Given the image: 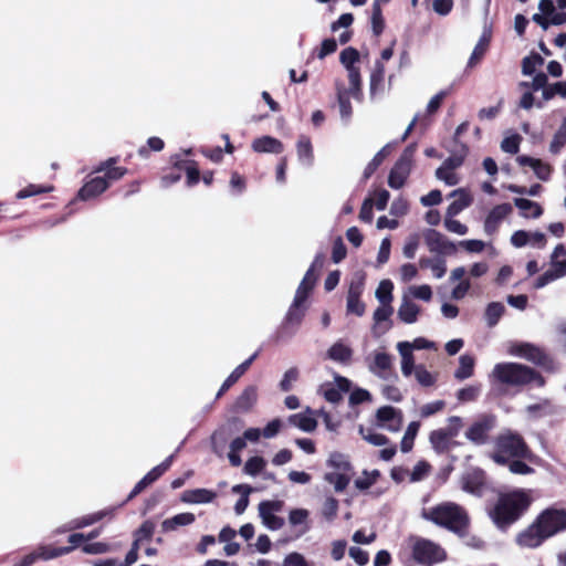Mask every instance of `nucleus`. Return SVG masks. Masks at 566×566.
Segmentation results:
<instances>
[{
    "instance_id": "obj_1",
    "label": "nucleus",
    "mask_w": 566,
    "mask_h": 566,
    "mask_svg": "<svg viewBox=\"0 0 566 566\" xmlns=\"http://www.w3.org/2000/svg\"><path fill=\"white\" fill-rule=\"evenodd\" d=\"M564 531H566V510L548 507L516 535L515 542L520 547L537 548L546 539Z\"/></svg>"
},
{
    "instance_id": "obj_2",
    "label": "nucleus",
    "mask_w": 566,
    "mask_h": 566,
    "mask_svg": "<svg viewBox=\"0 0 566 566\" xmlns=\"http://www.w3.org/2000/svg\"><path fill=\"white\" fill-rule=\"evenodd\" d=\"M421 516L454 533L459 537H464L469 533L471 520L468 511L460 504L451 501L439 503L430 509H423Z\"/></svg>"
},
{
    "instance_id": "obj_3",
    "label": "nucleus",
    "mask_w": 566,
    "mask_h": 566,
    "mask_svg": "<svg viewBox=\"0 0 566 566\" xmlns=\"http://www.w3.org/2000/svg\"><path fill=\"white\" fill-rule=\"evenodd\" d=\"M531 503V497L524 491L500 494L489 516L499 530L506 531L526 513Z\"/></svg>"
},
{
    "instance_id": "obj_4",
    "label": "nucleus",
    "mask_w": 566,
    "mask_h": 566,
    "mask_svg": "<svg viewBox=\"0 0 566 566\" xmlns=\"http://www.w3.org/2000/svg\"><path fill=\"white\" fill-rule=\"evenodd\" d=\"M492 375L500 384L512 387L534 385L543 388L546 385V379L539 371L520 363H499Z\"/></svg>"
},
{
    "instance_id": "obj_5",
    "label": "nucleus",
    "mask_w": 566,
    "mask_h": 566,
    "mask_svg": "<svg viewBox=\"0 0 566 566\" xmlns=\"http://www.w3.org/2000/svg\"><path fill=\"white\" fill-rule=\"evenodd\" d=\"M532 451L518 432L505 430L494 441L492 460L501 465L509 463L511 459H530Z\"/></svg>"
},
{
    "instance_id": "obj_6",
    "label": "nucleus",
    "mask_w": 566,
    "mask_h": 566,
    "mask_svg": "<svg viewBox=\"0 0 566 566\" xmlns=\"http://www.w3.org/2000/svg\"><path fill=\"white\" fill-rule=\"evenodd\" d=\"M171 168L160 177V184L164 188L170 187L181 179V172L186 175V186L192 188L200 181V167L193 159L182 158L181 155L170 156Z\"/></svg>"
},
{
    "instance_id": "obj_7",
    "label": "nucleus",
    "mask_w": 566,
    "mask_h": 566,
    "mask_svg": "<svg viewBox=\"0 0 566 566\" xmlns=\"http://www.w3.org/2000/svg\"><path fill=\"white\" fill-rule=\"evenodd\" d=\"M412 559L421 566H433L447 559V552L439 544L420 536H410Z\"/></svg>"
},
{
    "instance_id": "obj_8",
    "label": "nucleus",
    "mask_w": 566,
    "mask_h": 566,
    "mask_svg": "<svg viewBox=\"0 0 566 566\" xmlns=\"http://www.w3.org/2000/svg\"><path fill=\"white\" fill-rule=\"evenodd\" d=\"M497 426V417L485 412L479 415L464 432L465 438L475 446H484L490 441L491 432Z\"/></svg>"
},
{
    "instance_id": "obj_9",
    "label": "nucleus",
    "mask_w": 566,
    "mask_h": 566,
    "mask_svg": "<svg viewBox=\"0 0 566 566\" xmlns=\"http://www.w3.org/2000/svg\"><path fill=\"white\" fill-rule=\"evenodd\" d=\"M511 354L523 357L534 365L541 367L544 371L553 374L557 366L554 358L543 348L530 343H521L512 347Z\"/></svg>"
},
{
    "instance_id": "obj_10",
    "label": "nucleus",
    "mask_w": 566,
    "mask_h": 566,
    "mask_svg": "<svg viewBox=\"0 0 566 566\" xmlns=\"http://www.w3.org/2000/svg\"><path fill=\"white\" fill-rule=\"evenodd\" d=\"M284 507L282 500L262 501L259 504V515L262 523L272 531H277L284 526V518L275 515V512H281Z\"/></svg>"
},
{
    "instance_id": "obj_11",
    "label": "nucleus",
    "mask_w": 566,
    "mask_h": 566,
    "mask_svg": "<svg viewBox=\"0 0 566 566\" xmlns=\"http://www.w3.org/2000/svg\"><path fill=\"white\" fill-rule=\"evenodd\" d=\"M118 160V157H109L101 161L93 170V174H97L106 182L107 189L129 171L126 167L117 166Z\"/></svg>"
},
{
    "instance_id": "obj_12",
    "label": "nucleus",
    "mask_w": 566,
    "mask_h": 566,
    "mask_svg": "<svg viewBox=\"0 0 566 566\" xmlns=\"http://www.w3.org/2000/svg\"><path fill=\"white\" fill-rule=\"evenodd\" d=\"M424 242L431 252L451 255L457 252L455 244L446 235L434 229H428L424 233Z\"/></svg>"
},
{
    "instance_id": "obj_13",
    "label": "nucleus",
    "mask_w": 566,
    "mask_h": 566,
    "mask_svg": "<svg viewBox=\"0 0 566 566\" xmlns=\"http://www.w3.org/2000/svg\"><path fill=\"white\" fill-rule=\"evenodd\" d=\"M364 292V279L352 281L347 292V313L363 316L365 313V303L360 300Z\"/></svg>"
},
{
    "instance_id": "obj_14",
    "label": "nucleus",
    "mask_w": 566,
    "mask_h": 566,
    "mask_svg": "<svg viewBox=\"0 0 566 566\" xmlns=\"http://www.w3.org/2000/svg\"><path fill=\"white\" fill-rule=\"evenodd\" d=\"M107 190V185L102 178L97 176V174H90L86 177V181L77 191V198L80 200H91L94 199Z\"/></svg>"
},
{
    "instance_id": "obj_15",
    "label": "nucleus",
    "mask_w": 566,
    "mask_h": 566,
    "mask_svg": "<svg viewBox=\"0 0 566 566\" xmlns=\"http://www.w3.org/2000/svg\"><path fill=\"white\" fill-rule=\"evenodd\" d=\"M512 206L510 203H501L495 206L486 216L484 221V231L492 235L494 234L500 223L512 212Z\"/></svg>"
},
{
    "instance_id": "obj_16",
    "label": "nucleus",
    "mask_w": 566,
    "mask_h": 566,
    "mask_svg": "<svg viewBox=\"0 0 566 566\" xmlns=\"http://www.w3.org/2000/svg\"><path fill=\"white\" fill-rule=\"evenodd\" d=\"M429 441L438 454L447 453L457 444L452 438L441 428L430 432Z\"/></svg>"
},
{
    "instance_id": "obj_17",
    "label": "nucleus",
    "mask_w": 566,
    "mask_h": 566,
    "mask_svg": "<svg viewBox=\"0 0 566 566\" xmlns=\"http://www.w3.org/2000/svg\"><path fill=\"white\" fill-rule=\"evenodd\" d=\"M251 147L255 153L281 154L284 150L283 143L272 136H262L255 138L252 142Z\"/></svg>"
},
{
    "instance_id": "obj_18",
    "label": "nucleus",
    "mask_w": 566,
    "mask_h": 566,
    "mask_svg": "<svg viewBox=\"0 0 566 566\" xmlns=\"http://www.w3.org/2000/svg\"><path fill=\"white\" fill-rule=\"evenodd\" d=\"M411 166L397 160L388 176V185L392 189H400L409 177Z\"/></svg>"
},
{
    "instance_id": "obj_19",
    "label": "nucleus",
    "mask_w": 566,
    "mask_h": 566,
    "mask_svg": "<svg viewBox=\"0 0 566 566\" xmlns=\"http://www.w3.org/2000/svg\"><path fill=\"white\" fill-rule=\"evenodd\" d=\"M485 485L482 471H473L464 474L461 480L462 490L471 494H481Z\"/></svg>"
},
{
    "instance_id": "obj_20",
    "label": "nucleus",
    "mask_w": 566,
    "mask_h": 566,
    "mask_svg": "<svg viewBox=\"0 0 566 566\" xmlns=\"http://www.w3.org/2000/svg\"><path fill=\"white\" fill-rule=\"evenodd\" d=\"M258 399L256 387L251 385L244 388L241 395L235 399L233 403V410L235 412H248L254 406Z\"/></svg>"
},
{
    "instance_id": "obj_21",
    "label": "nucleus",
    "mask_w": 566,
    "mask_h": 566,
    "mask_svg": "<svg viewBox=\"0 0 566 566\" xmlns=\"http://www.w3.org/2000/svg\"><path fill=\"white\" fill-rule=\"evenodd\" d=\"M379 423H389L388 429L396 431L401 423V412L391 406H384L376 413Z\"/></svg>"
},
{
    "instance_id": "obj_22",
    "label": "nucleus",
    "mask_w": 566,
    "mask_h": 566,
    "mask_svg": "<svg viewBox=\"0 0 566 566\" xmlns=\"http://www.w3.org/2000/svg\"><path fill=\"white\" fill-rule=\"evenodd\" d=\"M452 197H457L447 208V217H454L463 209L471 206L473 199L464 189H457L451 192Z\"/></svg>"
},
{
    "instance_id": "obj_23",
    "label": "nucleus",
    "mask_w": 566,
    "mask_h": 566,
    "mask_svg": "<svg viewBox=\"0 0 566 566\" xmlns=\"http://www.w3.org/2000/svg\"><path fill=\"white\" fill-rule=\"evenodd\" d=\"M217 497V493L214 491L208 489H193L186 490L181 494V501L185 503H210Z\"/></svg>"
},
{
    "instance_id": "obj_24",
    "label": "nucleus",
    "mask_w": 566,
    "mask_h": 566,
    "mask_svg": "<svg viewBox=\"0 0 566 566\" xmlns=\"http://www.w3.org/2000/svg\"><path fill=\"white\" fill-rule=\"evenodd\" d=\"M525 410L530 417L535 419L552 416L556 412L555 405L549 398H543L536 403L528 405Z\"/></svg>"
},
{
    "instance_id": "obj_25",
    "label": "nucleus",
    "mask_w": 566,
    "mask_h": 566,
    "mask_svg": "<svg viewBox=\"0 0 566 566\" xmlns=\"http://www.w3.org/2000/svg\"><path fill=\"white\" fill-rule=\"evenodd\" d=\"M392 369L391 355L382 352L376 353L373 363L369 365V370L378 377L386 378V373Z\"/></svg>"
},
{
    "instance_id": "obj_26",
    "label": "nucleus",
    "mask_w": 566,
    "mask_h": 566,
    "mask_svg": "<svg viewBox=\"0 0 566 566\" xmlns=\"http://www.w3.org/2000/svg\"><path fill=\"white\" fill-rule=\"evenodd\" d=\"M326 356L334 361L347 365L352 360L353 349L343 342H336L329 347Z\"/></svg>"
},
{
    "instance_id": "obj_27",
    "label": "nucleus",
    "mask_w": 566,
    "mask_h": 566,
    "mask_svg": "<svg viewBox=\"0 0 566 566\" xmlns=\"http://www.w3.org/2000/svg\"><path fill=\"white\" fill-rule=\"evenodd\" d=\"M317 279H318V274L317 273H313V269H308L303 277V280L301 281L297 290H296V293H295V298H297V302L300 300L302 301H307L311 292L314 290L315 285H316V282H317Z\"/></svg>"
},
{
    "instance_id": "obj_28",
    "label": "nucleus",
    "mask_w": 566,
    "mask_h": 566,
    "mask_svg": "<svg viewBox=\"0 0 566 566\" xmlns=\"http://www.w3.org/2000/svg\"><path fill=\"white\" fill-rule=\"evenodd\" d=\"M296 153L298 160L306 165L311 166L314 161V150L311 138L306 135H301L296 143Z\"/></svg>"
},
{
    "instance_id": "obj_29",
    "label": "nucleus",
    "mask_w": 566,
    "mask_h": 566,
    "mask_svg": "<svg viewBox=\"0 0 566 566\" xmlns=\"http://www.w3.org/2000/svg\"><path fill=\"white\" fill-rule=\"evenodd\" d=\"M196 521V516L193 513H179L170 518H166L161 523V530L164 533L175 531L178 526L190 525Z\"/></svg>"
},
{
    "instance_id": "obj_30",
    "label": "nucleus",
    "mask_w": 566,
    "mask_h": 566,
    "mask_svg": "<svg viewBox=\"0 0 566 566\" xmlns=\"http://www.w3.org/2000/svg\"><path fill=\"white\" fill-rule=\"evenodd\" d=\"M305 303L306 302L302 300L297 302V298L294 297L285 316L286 325L298 326L302 323L306 312Z\"/></svg>"
},
{
    "instance_id": "obj_31",
    "label": "nucleus",
    "mask_w": 566,
    "mask_h": 566,
    "mask_svg": "<svg viewBox=\"0 0 566 566\" xmlns=\"http://www.w3.org/2000/svg\"><path fill=\"white\" fill-rule=\"evenodd\" d=\"M514 205L521 210V214L524 218L536 219L543 214V208L535 201L525 198H515Z\"/></svg>"
},
{
    "instance_id": "obj_32",
    "label": "nucleus",
    "mask_w": 566,
    "mask_h": 566,
    "mask_svg": "<svg viewBox=\"0 0 566 566\" xmlns=\"http://www.w3.org/2000/svg\"><path fill=\"white\" fill-rule=\"evenodd\" d=\"M391 153V145L387 144L385 145L374 157L373 159L367 164L364 170V179H369L375 171L378 169V167L384 163L386 157Z\"/></svg>"
},
{
    "instance_id": "obj_33",
    "label": "nucleus",
    "mask_w": 566,
    "mask_h": 566,
    "mask_svg": "<svg viewBox=\"0 0 566 566\" xmlns=\"http://www.w3.org/2000/svg\"><path fill=\"white\" fill-rule=\"evenodd\" d=\"M253 491L252 486L249 484H237L232 488L233 493H240L241 496L237 501L234 505V512L238 515H241L249 505V495Z\"/></svg>"
},
{
    "instance_id": "obj_34",
    "label": "nucleus",
    "mask_w": 566,
    "mask_h": 566,
    "mask_svg": "<svg viewBox=\"0 0 566 566\" xmlns=\"http://www.w3.org/2000/svg\"><path fill=\"white\" fill-rule=\"evenodd\" d=\"M289 422L305 432H312L317 427L315 418L304 413H294L289 417Z\"/></svg>"
},
{
    "instance_id": "obj_35",
    "label": "nucleus",
    "mask_w": 566,
    "mask_h": 566,
    "mask_svg": "<svg viewBox=\"0 0 566 566\" xmlns=\"http://www.w3.org/2000/svg\"><path fill=\"white\" fill-rule=\"evenodd\" d=\"M419 314V306L413 302L405 300L398 310V317L407 324H412L417 321Z\"/></svg>"
},
{
    "instance_id": "obj_36",
    "label": "nucleus",
    "mask_w": 566,
    "mask_h": 566,
    "mask_svg": "<svg viewBox=\"0 0 566 566\" xmlns=\"http://www.w3.org/2000/svg\"><path fill=\"white\" fill-rule=\"evenodd\" d=\"M419 428H420L419 421H411L408 424L407 430H406V432L401 439V442H400V449L402 452L407 453V452L411 451V449L413 448V442H415L416 436L419 431Z\"/></svg>"
},
{
    "instance_id": "obj_37",
    "label": "nucleus",
    "mask_w": 566,
    "mask_h": 566,
    "mask_svg": "<svg viewBox=\"0 0 566 566\" xmlns=\"http://www.w3.org/2000/svg\"><path fill=\"white\" fill-rule=\"evenodd\" d=\"M54 190L53 185H35L29 184L27 187L19 190L15 195V198L21 200L32 196L48 193Z\"/></svg>"
},
{
    "instance_id": "obj_38",
    "label": "nucleus",
    "mask_w": 566,
    "mask_h": 566,
    "mask_svg": "<svg viewBox=\"0 0 566 566\" xmlns=\"http://www.w3.org/2000/svg\"><path fill=\"white\" fill-rule=\"evenodd\" d=\"M324 480L334 484L335 491L339 493L346 490L350 482V476L346 472H328L325 474Z\"/></svg>"
},
{
    "instance_id": "obj_39",
    "label": "nucleus",
    "mask_w": 566,
    "mask_h": 566,
    "mask_svg": "<svg viewBox=\"0 0 566 566\" xmlns=\"http://www.w3.org/2000/svg\"><path fill=\"white\" fill-rule=\"evenodd\" d=\"M459 368L455 370L454 376L459 380H464L473 375L474 359L472 356L462 355L459 359Z\"/></svg>"
},
{
    "instance_id": "obj_40",
    "label": "nucleus",
    "mask_w": 566,
    "mask_h": 566,
    "mask_svg": "<svg viewBox=\"0 0 566 566\" xmlns=\"http://www.w3.org/2000/svg\"><path fill=\"white\" fill-rule=\"evenodd\" d=\"M348 73V82H349V88L346 91L349 95H352L356 99H361L363 92H361V76H360V70H349Z\"/></svg>"
},
{
    "instance_id": "obj_41",
    "label": "nucleus",
    "mask_w": 566,
    "mask_h": 566,
    "mask_svg": "<svg viewBox=\"0 0 566 566\" xmlns=\"http://www.w3.org/2000/svg\"><path fill=\"white\" fill-rule=\"evenodd\" d=\"M505 312V307L500 302H491L485 310V319L489 327L495 326L502 315Z\"/></svg>"
},
{
    "instance_id": "obj_42",
    "label": "nucleus",
    "mask_w": 566,
    "mask_h": 566,
    "mask_svg": "<svg viewBox=\"0 0 566 566\" xmlns=\"http://www.w3.org/2000/svg\"><path fill=\"white\" fill-rule=\"evenodd\" d=\"M155 523L150 520H146L142 525L134 532V542L139 546L144 541H150L155 533Z\"/></svg>"
},
{
    "instance_id": "obj_43",
    "label": "nucleus",
    "mask_w": 566,
    "mask_h": 566,
    "mask_svg": "<svg viewBox=\"0 0 566 566\" xmlns=\"http://www.w3.org/2000/svg\"><path fill=\"white\" fill-rule=\"evenodd\" d=\"M385 80V65L381 61H376L374 70L370 74V95H375L379 87L382 86Z\"/></svg>"
},
{
    "instance_id": "obj_44",
    "label": "nucleus",
    "mask_w": 566,
    "mask_h": 566,
    "mask_svg": "<svg viewBox=\"0 0 566 566\" xmlns=\"http://www.w3.org/2000/svg\"><path fill=\"white\" fill-rule=\"evenodd\" d=\"M490 40L483 35L473 49V52L468 61V67H474L484 56L488 51Z\"/></svg>"
},
{
    "instance_id": "obj_45",
    "label": "nucleus",
    "mask_w": 566,
    "mask_h": 566,
    "mask_svg": "<svg viewBox=\"0 0 566 566\" xmlns=\"http://www.w3.org/2000/svg\"><path fill=\"white\" fill-rule=\"evenodd\" d=\"M371 30L375 36H379L385 30V19L382 15L381 7L373 3L371 7Z\"/></svg>"
},
{
    "instance_id": "obj_46",
    "label": "nucleus",
    "mask_w": 566,
    "mask_h": 566,
    "mask_svg": "<svg viewBox=\"0 0 566 566\" xmlns=\"http://www.w3.org/2000/svg\"><path fill=\"white\" fill-rule=\"evenodd\" d=\"M266 467V461L260 455H254L248 459L243 467V472L251 476H256L263 472Z\"/></svg>"
},
{
    "instance_id": "obj_47",
    "label": "nucleus",
    "mask_w": 566,
    "mask_h": 566,
    "mask_svg": "<svg viewBox=\"0 0 566 566\" xmlns=\"http://www.w3.org/2000/svg\"><path fill=\"white\" fill-rule=\"evenodd\" d=\"M172 461H174V455L171 454V455L167 457L160 464L153 468L144 476L147 479V481L150 484H153L170 469Z\"/></svg>"
},
{
    "instance_id": "obj_48",
    "label": "nucleus",
    "mask_w": 566,
    "mask_h": 566,
    "mask_svg": "<svg viewBox=\"0 0 566 566\" xmlns=\"http://www.w3.org/2000/svg\"><path fill=\"white\" fill-rule=\"evenodd\" d=\"M358 60L359 52L353 46H348L340 52L339 61L347 71L357 70L358 67L355 64Z\"/></svg>"
},
{
    "instance_id": "obj_49",
    "label": "nucleus",
    "mask_w": 566,
    "mask_h": 566,
    "mask_svg": "<svg viewBox=\"0 0 566 566\" xmlns=\"http://www.w3.org/2000/svg\"><path fill=\"white\" fill-rule=\"evenodd\" d=\"M392 290H394V284L390 280H382L379 283V285L376 290V297L382 305L391 303Z\"/></svg>"
},
{
    "instance_id": "obj_50",
    "label": "nucleus",
    "mask_w": 566,
    "mask_h": 566,
    "mask_svg": "<svg viewBox=\"0 0 566 566\" xmlns=\"http://www.w3.org/2000/svg\"><path fill=\"white\" fill-rule=\"evenodd\" d=\"M544 64V59L538 54L533 52L531 55L525 56L522 61V73L524 75H533L537 66Z\"/></svg>"
},
{
    "instance_id": "obj_51",
    "label": "nucleus",
    "mask_w": 566,
    "mask_h": 566,
    "mask_svg": "<svg viewBox=\"0 0 566 566\" xmlns=\"http://www.w3.org/2000/svg\"><path fill=\"white\" fill-rule=\"evenodd\" d=\"M431 464L427 462L426 460H420L417 462V464L413 467V470L410 473V481L411 482H419L426 479L430 472H431Z\"/></svg>"
},
{
    "instance_id": "obj_52",
    "label": "nucleus",
    "mask_w": 566,
    "mask_h": 566,
    "mask_svg": "<svg viewBox=\"0 0 566 566\" xmlns=\"http://www.w3.org/2000/svg\"><path fill=\"white\" fill-rule=\"evenodd\" d=\"M338 507H339V503H338L337 499H335L333 496L326 497V500L324 501L323 506H322L323 517L328 522L334 521L337 516Z\"/></svg>"
},
{
    "instance_id": "obj_53",
    "label": "nucleus",
    "mask_w": 566,
    "mask_h": 566,
    "mask_svg": "<svg viewBox=\"0 0 566 566\" xmlns=\"http://www.w3.org/2000/svg\"><path fill=\"white\" fill-rule=\"evenodd\" d=\"M327 465L346 473L353 469L350 462L344 457V454L339 452H334L331 454L327 461Z\"/></svg>"
},
{
    "instance_id": "obj_54",
    "label": "nucleus",
    "mask_w": 566,
    "mask_h": 566,
    "mask_svg": "<svg viewBox=\"0 0 566 566\" xmlns=\"http://www.w3.org/2000/svg\"><path fill=\"white\" fill-rule=\"evenodd\" d=\"M555 95H559L562 98H566V83L556 82L552 85L546 86L543 90V98L545 101L552 99Z\"/></svg>"
},
{
    "instance_id": "obj_55",
    "label": "nucleus",
    "mask_w": 566,
    "mask_h": 566,
    "mask_svg": "<svg viewBox=\"0 0 566 566\" xmlns=\"http://www.w3.org/2000/svg\"><path fill=\"white\" fill-rule=\"evenodd\" d=\"M39 554L42 559H51L66 555L72 552V547H48L42 546L39 549Z\"/></svg>"
},
{
    "instance_id": "obj_56",
    "label": "nucleus",
    "mask_w": 566,
    "mask_h": 566,
    "mask_svg": "<svg viewBox=\"0 0 566 566\" xmlns=\"http://www.w3.org/2000/svg\"><path fill=\"white\" fill-rule=\"evenodd\" d=\"M364 478H359L355 480V486L360 491L368 490L371 485H374L379 478L380 473L378 470H374L371 473L364 471Z\"/></svg>"
},
{
    "instance_id": "obj_57",
    "label": "nucleus",
    "mask_w": 566,
    "mask_h": 566,
    "mask_svg": "<svg viewBox=\"0 0 566 566\" xmlns=\"http://www.w3.org/2000/svg\"><path fill=\"white\" fill-rule=\"evenodd\" d=\"M349 96L350 95L347 92L338 91L337 93L340 116L346 119L349 118L353 114V107Z\"/></svg>"
},
{
    "instance_id": "obj_58",
    "label": "nucleus",
    "mask_w": 566,
    "mask_h": 566,
    "mask_svg": "<svg viewBox=\"0 0 566 566\" xmlns=\"http://www.w3.org/2000/svg\"><path fill=\"white\" fill-rule=\"evenodd\" d=\"M521 142L522 137L518 134H514L502 140L501 148L505 153L515 155L518 153Z\"/></svg>"
},
{
    "instance_id": "obj_59",
    "label": "nucleus",
    "mask_w": 566,
    "mask_h": 566,
    "mask_svg": "<svg viewBox=\"0 0 566 566\" xmlns=\"http://www.w3.org/2000/svg\"><path fill=\"white\" fill-rule=\"evenodd\" d=\"M164 147H165V143L161 138L156 137V136L149 137L147 140V146H142L138 149V154L142 157H147L149 155L150 150L160 151L164 149Z\"/></svg>"
},
{
    "instance_id": "obj_60",
    "label": "nucleus",
    "mask_w": 566,
    "mask_h": 566,
    "mask_svg": "<svg viewBox=\"0 0 566 566\" xmlns=\"http://www.w3.org/2000/svg\"><path fill=\"white\" fill-rule=\"evenodd\" d=\"M505 465H509L510 471L514 474L527 475L534 472V469L522 459H511Z\"/></svg>"
},
{
    "instance_id": "obj_61",
    "label": "nucleus",
    "mask_w": 566,
    "mask_h": 566,
    "mask_svg": "<svg viewBox=\"0 0 566 566\" xmlns=\"http://www.w3.org/2000/svg\"><path fill=\"white\" fill-rule=\"evenodd\" d=\"M479 395H480L479 386H468V387L461 388L457 392V398L461 402H470V401L476 400Z\"/></svg>"
},
{
    "instance_id": "obj_62",
    "label": "nucleus",
    "mask_w": 566,
    "mask_h": 566,
    "mask_svg": "<svg viewBox=\"0 0 566 566\" xmlns=\"http://www.w3.org/2000/svg\"><path fill=\"white\" fill-rule=\"evenodd\" d=\"M199 153L216 164H219L223 160V149L220 146H217V147L202 146L199 148Z\"/></svg>"
},
{
    "instance_id": "obj_63",
    "label": "nucleus",
    "mask_w": 566,
    "mask_h": 566,
    "mask_svg": "<svg viewBox=\"0 0 566 566\" xmlns=\"http://www.w3.org/2000/svg\"><path fill=\"white\" fill-rule=\"evenodd\" d=\"M300 371L296 367H292L287 369L280 381V388L282 391H290L292 389V384L298 379Z\"/></svg>"
},
{
    "instance_id": "obj_64",
    "label": "nucleus",
    "mask_w": 566,
    "mask_h": 566,
    "mask_svg": "<svg viewBox=\"0 0 566 566\" xmlns=\"http://www.w3.org/2000/svg\"><path fill=\"white\" fill-rule=\"evenodd\" d=\"M566 145V133L557 129L549 144V151L553 155H558L562 148Z\"/></svg>"
}]
</instances>
